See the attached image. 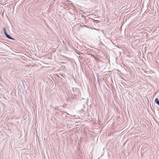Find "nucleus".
<instances>
[{
	"label": "nucleus",
	"mask_w": 159,
	"mask_h": 159,
	"mask_svg": "<svg viewBox=\"0 0 159 159\" xmlns=\"http://www.w3.org/2000/svg\"><path fill=\"white\" fill-rule=\"evenodd\" d=\"M3 31H4V34L5 35L7 33L6 32V29H5V28L4 27L3 28Z\"/></svg>",
	"instance_id": "3"
},
{
	"label": "nucleus",
	"mask_w": 159,
	"mask_h": 159,
	"mask_svg": "<svg viewBox=\"0 0 159 159\" xmlns=\"http://www.w3.org/2000/svg\"><path fill=\"white\" fill-rule=\"evenodd\" d=\"M89 54L91 56V57H92V56H93V57H94V55H92V54Z\"/></svg>",
	"instance_id": "5"
},
{
	"label": "nucleus",
	"mask_w": 159,
	"mask_h": 159,
	"mask_svg": "<svg viewBox=\"0 0 159 159\" xmlns=\"http://www.w3.org/2000/svg\"><path fill=\"white\" fill-rule=\"evenodd\" d=\"M5 35V36L8 39L13 40H15V39L14 38H12L9 35L7 34Z\"/></svg>",
	"instance_id": "1"
},
{
	"label": "nucleus",
	"mask_w": 159,
	"mask_h": 159,
	"mask_svg": "<svg viewBox=\"0 0 159 159\" xmlns=\"http://www.w3.org/2000/svg\"><path fill=\"white\" fill-rule=\"evenodd\" d=\"M158 113H159V112H158Z\"/></svg>",
	"instance_id": "6"
},
{
	"label": "nucleus",
	"mask_w": 159,
	"mask_h": 159,
	"mask_svg": "<svg viewBox=\"0 0 159 159\" xmlns=\"http://www.w3.org/2000/svg\"><path fill=\"white\" fill-rule=\"evenodd\" d=\"M155 102L159 106V100L158 98H156L155 100Z\"/></svg>",
	"instance_id": "2"
},
{
	"label": "nucleus",
	"mask_w": 159,
	"mask_h": 159,
	"mask_svg": "<svg viewBox=\"0 0 159 159\" xmlns=\"http://www.w3.org/2000/svg\"><path fill=\"white\" fill-rule=\"evenodd\" d=\"M76 53H77V54H78L79 55H80V52H79V51H77V50H76L75 52Z\"/></svg>",
	"instance_id": "4"
}]
</instances>
